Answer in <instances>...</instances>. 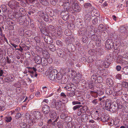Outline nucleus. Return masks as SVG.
<instances>
[{
	"label": "nucleus",
	"mask_w": 128,
	"mask_h": 128,
	"mask_svg": "<svg viewBox=\"0 0 128 128\" xmlns=\"http://www.w3.org/2000/svg\"><path fill=\"white\" fill-rule=\"evenodd\" d=\"M64 88L66 90L70 91L67 93V96H68L72 97L75 95L76 96L79 97V96L76 94L77 93H76L75 92L76 88V86L72 83L67 84L64 87Z\"/></svg>",
	"instance_id": "1"
},
{
	"label": "nucleus",
	"mask_w": 128,
	"mask_h": 128,
	"mask_svg": "<svg viewBox=\"0 0 128 128\" xmlns=\"http://www.w3.org/2000/svg\"><path fill=\"white\" fill-rule=\"evenodd\" d=\"M50 106L46 104L42 106V111L44 113V116H46L44 119H45V120H46L48 118L47 116H46V114L47 115L50 112Z\"/></svg>",
	"instance_id": "2"
},
{
	"label": "nucleus",
	"mask_w": 128,
	"mask_h": 128,
	"mask_svg": "<svg viewBox=\"0 0 128 128\" xmlns=\"http://www.w3.org/2000/svg\"><path fill=\"white\" fill-rule=\"evenodd\" d=\"M104 61L101 60H97L96 62V66L97 68L100 70H104Z\"/></svg>",
	"instance_id": "3"
},
{
	"label": "nucleus",
	"mask_w": 128,
	"mask_h": 128,
	"mask_svg": "<svg viewBox=\"0 0 128 128\" xmlns=\"http://www.w3.org/2000/svg\"><path fill=\"white\" fill-rule=\"evenodd\" d=\"M57 72V70H50L48 72L49 79L52 80H55Z\"/></svg>",
	"instance_id": "4"
},
{
	"label": "nucleus",
	"mask_w": 128,
	"mask_h": 128,
	"mask_svg": "<svg viewBox=\"0 0 128 128\" xmlns=\"http://www.w3.org/2000/svg\"><path fill=\"white\" fill-rule=\"evenodd\" d=\"M34 60L38 64H40L41 63L43 64H46V60L44 58H41L39 56H36Z\"/></svg>",
	"instance_id": "5"
},
{
	"label": "nucleus",
	"mask_w": 128,
	"mask_h": 128,
	"mask_svg": "<svg viewBox=\"0 0 128 128\" xmlns=\"http://www.w3.org/2000/svg\"><path fill=\"white\" fill-rule=\"evenodd\" d=\"M8 5L11 9H14L19 6V3L15 1L12 0L8 3Z\"/></svg>",
	"instance_id": "6"
},
{
	"label": "nucleus",
	"mask_w": 128,
	"mask_h": 128,
	"mask_svg": "<svg viewBox=\"0 0 128 128\" xmlns=\"http://www.w3.org/2000/svg\"><path fill=\"white\" fill-rule=\"evenodd\" d=\"M100 113V111L98 110H96L95 112H92L91 113V117L95 120H97L98 121H100V119L99 115V114Z\"/></svg>",
	"instance_id": "7"
},
{
	"label": "nucleus",
	"mask_w": 128,
	"mask_h": 128,
	"mask_svg": "<svg viewBox=\"0 0 128 128\" xmlns=\"http://www.w3.org/2000/svg\"><path fill=\"white\" fill-rule=\"evenodd\" d=\"M113 43L112 40H107L106 41L105 45L106 48L108 49L111 48L113 46Z\"/></svg>",
	"instance_id": "8"
},
{
	"label": "nucleus",
	"mask_w": 128,
	"mask_h": 128,
	"mask_svg": "<svg viewBox=\"0 0 128 128\" xmlns=\"http://www.w3.org/2000/svg\"><path fill=\"white\" fill-rule=\"evenodd\" d=\"M72 7L74 10L75 12H79L81 8L79 5L76 2H74L72 4Z\"/></svg>",
	"instance_id": "9"
},
{
	"label": "nucleus",
	"mask_w": 128,
	"mask_h": 128,
	"mask_svg": "<svg viewBox=\"0 0 128 128\" xmlns=\"http://www.w3.org/2000/svg\"><path fill=\"white\" fill-rule=\"evenodd\" d=\"M34 115V116L35 119L34 118V120H32V123L35 122L36 121V119L38 120L41 117V114L40 112L38 111H34L33 112Z\"/></svg>",
	"instance_id": "10"
},
{
	"label": "nucleus",
	"mask_w": 128,
	"mask_h": 128,
	"mask_svg": "<svg viewBox=\"0 0 128 128\" xmlns=\"http://www.w3.org/2000/svg\"><path fill=\"white\" fill-rule=\"evenodd\" d=\"M82 107L81 108H80L78 110L77 112V115L79 116H80L82 114L84 113L87 110V108L86 107L82 106Z\"/></svg>",
	"instance_id": "11"
},
{
	"label": "nucleus",
	"mask_w": 128,
	"mask_h": 128,
	"mask_svg": "<svg viewBox=\"0 0 128 128\" xmlns=\"http://www.w3.org/2000/svg\"><path fill=\"white\" fill-rule=\"evenodd\" d=\"M118 107L116 105V103L115 102H112L111 106L108 110L112 112H114L116 111Z\"/></svg>",
	"instance_id": "12"
},
{
	"label": "nucleus",
	"mask_w": 128,
	"mask_h": 128,
	"mask_svg": "<svg viewBox=\"0 0 128 128\" xmlns=\"http://www.w3.org/2000/svg\"><path fill=\"white\" fill-rule=\"evenodd\" d=\"M57 52L58 55L60 57L63 58L65 57L66 52L62 49L58 48L57 49Z\"/></svg>",
	"instance_id": "13"
},
{
	"label": "nucleus",
	"mask_w": 128,
	"mask_h": 128,
	"mask_svg": "<svg viewBox=\"0 0 128 128\" xmlns=\"http://www.w3.org/2000/svg\"><path fill=\"white\" fill-rule=\"evenodd\" d=\"M45 42L48 44H50L52 43V40L51 37L48 36V35H45L44 37Z\"/></svg>",
	"instance_id": "14"
},
{
	"label": "nucleus",
	"mask_w": 128,
	"mask_h": 128,
	"mask_svg": "<svg viewBox=\"0 0 128 128\" xmlns=\"http://www.w3.org/2000/svg\"><path fill=\"white\" fill-rule=\"evenodd\" d=\"M87 30L85 28H83L78 30V34L80 36H82L86 34Z\"/></svg>",
	"instance_id": "15"
},
{
	"label": "nucleus",
	"mask_w": 128,
	"mask_h": 128,
	"mask_svg": "<svg viewBox=\"0 0 128 128\" xmlns=\"http://www.w3.org/2000/svg\"><path fill=\"white\" fill-rule=\"evenodd\" d=\"M68 11H62V18L64 20H67L69 17V15L68 14Z\"/></svg>",
	"instance_id": "16"
},
{
	"label": "nucleus",
	"mask_w": 128,
	"mask_h": 128,
	"mask_svg": "<svg viewBox=\"0 0 128 128\" xmlns=\"http://www.w3.org/2000/svg\"><path fill=\"white\" fill-rule=\"evenodd\" d=\"M50 116L51 118L52 119H55L57 115V114L56 112V111L53 110H50Z\"/></svg>",
	"instance_id": "17"
},
{
	"label": "nucleus",
	"mask_w": 128,
	"mask_h": 128,
	"mask_svg": "<svg viewBox=\"0 0 128 128\" xmlns=\"http://www.w3.org/2000/svg\"><path fill=\"white\" fill-rule=\"evenodd\" d=\"M117 63H119L122 66H124L128 64V62L123 59V58H118L116 61Z\"/></svg>",
	"instance_id": "18"
},
{
	"label": "nucleus",
	"mask_w": 128,
	"mask_h": 128,
	"mask_svg": "<svg viewBox=\"0 0 128 128\" xmlns=\"http://www.w3.org/2000/svg\"><path fill=\"white\" fill-rule=\"evenodd\" d=\"M14 77L13 75L10 76L8 77H6L4 78V80L6 82H12L14 81Z\"/></svg>",
	"instance_id": "19"
},
{
	"label": "nucleus",
	"mask_w": 128,
	"mask_h": 128,
	"mask_svg": "<svg viewBox=\"0 0 128 128\" xmlns=\"http://www.w3.org/2000/svg\"><path fill=\"white\" fill-rule=\"evenodd\" d=\"M106 83L109 87L113 86L114 82L110 78H108L107 79Z\"/></svg>",
	"instance_id": "20"
},
{
	"label": "nucleus",
	"mask_w": 128,
	"mask_h": 128,
	"mask_svg": "<svg viewBox=\"0 0 128 128\" xmlns=\"http://www.w3.org/2000/svg\"><path fill=\"white\" fill-rule=\"evenodd\" d=\"M70 4L66 2L64 4V8L66 11H69L70 9L71 8Z\"/></svg>",
	"instance_id": "21"
},
{
	"label": "nucleus",
	"mask_w": 128,
	"mask_h": 128,
	"mask_svg": "<svg viewBox=\"0 0 128 128\" xmlns=\"http://www.w3.org/2000/svg\"><path fill=\"white\" fill-rule=\"evenodd\" d=\"M112 104H111L110 101H109L108 100H106V101L105 104L104 105L106 109L108 110L109 109H110V107L111 106V105H112Z\"/></svg>",
	"instance_id": "22"
},
{
	"label": "nucleus",
	"mask_w": 128,
	"mask_h": 128,
	"mask_svg": "<svg viewBox=\"0 0 128 128\" xmlns=\"http://www.w3.org/2000/svg\"><path fill=\"white\" fill-rule=\"evenodd\" d=\"M120 30L122 33L126 34L127 32L126 28L124 26L120 27Z\"/></svg>",
	"instance_id": "23"
},
{
	"label": "nucleus",
	"mask_w": 128,
	"mask_h": 128,
	"mask_svg": "<svg viewBox=\"0 0 128 128\" xmlns=\"http://www.w3.org/2000/svg\"><path fill=\"white\" fill-rule=\"evenodd\" d=\"M84 19L85 22H89L91 20L90 16L89 14H86L84 16Z\"/></svg>",
	"instance_id": "24"
},
{
	"label": "nucleus",
	"mask_w": 128,
	"mask_h": 128,
	"mask_svg": "<svg viewBox=\"0 0 128 128\" xmlns=\"http://www.w3.org/2000/svg\"><path fill=\"white\" fill-rule=\"evenodd\" d=\"M62 105V104L61 101H58L56 102L55 108L57 110H59L60 108Z\"/></svg>",
	"instance_id": "25"
},
{
	"label": "nucleus",
	"mask_w": 128,
	"mask_h": 128,
	"mask_svg": "<svg viewBox=\"0 0 128 128\" xmlns=\"http://www.w3.org/2000/svg\"><path fill=\"white\" fill-rule=\"evenodd\" d=\"M122 72H123L124 74H128V66H126L122 68Z\"/></svg>",
	"instance_id": "26"
},
{
	"label": "nucleus",
	"mask_w": 128,
	"mask_h": 128,
	"mask_svg": "<svg viewBox=\"0 0 128 128\" xmlns=\"http://www.w3.org/2000/svg\"><path fill=\"white\" fill-rule=\"evenodd\" d=\"M81 120L82 122H86L88 119V116L85 114H83L81 116Z\"/></svg>",
	"instance_id": "27"
},
{
	"label": "nucleus",
	"mask_w": 128,
	"mask_h": 128,
	"mask_svg": "<svg viewBox=\"0 0 128 128\" xmlns=\"http://www.w3.org/2000/svg\"><path fill=\"white\" fill-rule=\"evenodd\" d=\"M55 80L57 79L58 80H60L62 78L63 76L60 72L57 73L56 74Z\"/></svg>",
	"instance_id": "28"
},
{
	"label": "nucleus",
	"mask_w": 128,
	"mask_h": 128,
	"mask_svg": "<svg viewBox=\"0 0 128 128\" xmlns=\"http://www.w3.org/2000/svg\"><path fill=\"white\" fill-rule=\"evenodd\" d=\"M122 90H119L118 91L114 92L113 93L112 95L114 96H117L122 95Z\"/></svg>",
	"instance_id": "29"
},
{
	"label": "nucleus",
	"mask_w": 128,
	"mask_h": 128,
	"mask_svg": "<svg viewBox=\"0 0 128 128\" xmlns=\"http://www.w3.org/2000/svg\"><path fill=\"white\" fill-rule=\"evenodd\" d=\"M48 48L50 50L54 52L56 50V48L53 44H50L48 46Z\"/></svg>",
	"instance_id": "30"
},
{
	"label": "nucleus",
	"mask_w": 128,
	"mask_h": 128,
	"mask_svg": "<svg viewBox=\"0 0 128 128\" xmlns=\"http://www.w3.org/2000/svg\"><path fill=\"white\" fill-rule=\"evenodd\" d=\"M68 48L71 51L74 52L76 50V48L74 45L72 44H70L68 45Z\"/></svg>",
	"instance_id": "31"
},
{
	"label": "nucleus",
	"mask_w": 128,
	"mask_h": 128,
	"mask_svg": "<svg viewBox=\"0 0 128 128\" xmlns=\"http://www.w3.org/2000/svg\"><path fill=\"white\" fill-rule=\"evenodd\" d=\"M60 117L62 119H65V120H66L68 118H70V117L68 116L67 114H66L65 113L62 114L60 116Z\"/></svg>",
	"instance_id": "32"
},
{
	"label": "nucleus",
	"mask_w": 128,
	"mask_h": 128,
	"mask_svg": "<svg viewBox=\"0 0 128 128\" xmlns=\"http://www.w3.org/2000/svg\"><path fill=\"white\" fill-rule=\"evenodd\" d=\"M112 55L109 54L107 56L106 59V61L110 62L112 60Z\"/></svg>",
	"instance_id": "33"
},
{
	"label": "nucleus",
	"mask_w": 128,
	"mask_h": 128,
	"mask_svg": "<svg viewBox=\"0 0 128 128\" xmlns=\"http://www.w3.org/2000/svg\"><path fill=\"white\" fill-rule=\"evenodd\" d=\"M56 102V99H53L50 104L51 107L52 108H55V107Z\"/></svg>",
	"instance_id": "34"
},
{
	"label": "nucleus",
	"mask_w": 128,
	"mask_h": 128,
	"mask_svg": "<svg viewBox=\"0 0 128 128\" xmlns=\"http://www.w3.org/2000/svg\"><path fill=\"white\" fill-rule=\"evenodd\" d=\"M65 34L68 36H70L72 34V32L70 30H65Z\"/></svg>",
	"instance_id": "35"
},
{
	"label": "nucleus",
	"mask_w": 128,
	"mask_h": 128,
	"mask_svg": "<svg viewBox=\"0 0 128 128\" xmlns=\"http://www.w3.org/2000/svg\"><path fill=\"white\" fill-rule=\"evenodd\" d=\"M108 118L106 116H102L100 118V121L101 120L104 122L107 121L108 120Z\"/></svg>",
	"instance_id": "36"
},
{
	"label": "nucleus",
	"mask_w": 128,
	"mask_h": 128,
	"mask_svg": "<svg viewBox=\"0 0 128 128\" xmlns=\"http://www.w3.org/2000/svg\"><path fill=\"white\" fill-rule=\"evenodd\" d=\"M120 102V100H117V103H116V105L118 107V108H121L122 107V102Z\"/></svg>",
	"instance_id": "37"
},
{
	"label": "nucleus",
	"mask_w": 128,
	"mask_h": 128,
	"mask_svg": "<svg viewBox=\"0 0 128 128\" xmlns=\"http://www.w3.org/2000/svg\"><path fill=\"white\" fill-rule=\"evenodd\" d=\"M106 93L108 95L111 94L113 92L112 90L110 88H106Z\"/></svg>",
	"instance_id": "38"
},
{
	"label": "nucleus",
	"mask_w": 128,
	"mask_h": 128,
	"mask_svg": "<svg viewBox=\"0 0 128 128\" xmlns=\"http://www.w3.org/2000/svg\"><path fill=\"white\" fill-rule=\"evenodd\" d=\"M40 1L44 5L47 6L49 4L47 0H40Z\"/></svg>",
	"instance_id": "39"
},
{
	"label": "nucleus",
	"mask_w": 128,
	"mask_h": 128,
	"mask_svg": "<svg viewBox=\"0 0 128 128\" xmlns=\"http://www.w3.org/2000/svg\"><path fill=\"white\" fill-rule=\"evenodd\" d=\"M69 30H72L75 28V26L73 24H68L67 26Z\"/></svg>",
	"instance_id": "40"
},
{
	"label": "nucleus",
	"mask_w": 128,
	"mask_h": 128,
	"mask_svg": "<svg viewBox=\"0 0 128 128\" xmlns=\"http://www.w3.org/2000/svg\"><path fill=\"white\" fill-rule=\"evenodd\" d=\"M71 37V36H69L65 38V41L66 43H68L72 42V38H71L70 37Z\"/></svg>",
	"instance_id": "41"
},
{
	"label": "nucleus",
	"mask_w": 128,
	"mask_h": 128,
	"mask_svg": "<svg viewBox=\"0 0 128 128\" xmlns=\"http://www.w3.org/2000/svg\"><path fill=\"white\" fill-rule=\"evenodd\" d=\"M4 119L6 121L8 122L11 121L12 118L10 116H6L5 117Z\"/></svg>",
	"instance_id": "42"
},
{
	"label": "nucleus",
	"mask_w": 128,
	"mask_h": 128,
	"mask_svg": "<svg viewBox=\"0 0 128 128\" xmlns=\"http://www.w3.org/2000/svg\"><path fill=\"white\" fill-rule=\"evenodd\" d=\"M21 46L23 49L24 50H28L29 49V47L26 46L25 44H21Z\"/></svg>",
	"instance_id": "43"
},
{
	"label": "nucleus",
	"mask_w": 128,
	"mask_h": 128,
	"mask_svg": "<svg viewBox=\"0 0 128 128\" xmlns=\"http://www.w3.org/2000/svg\"><path fill=\"white\" fill-rule=\"evenodd\" d=\"M42 54L44 57H47V58L48 57V53L46 50H44L42 51Z\"/></svg>",
	"instance_id": "44"
},
{
	"label": "nucleus",
	"mask_w": 128,
	"mask_h": 128,
	"mask_svg": "<svg viewBox=\"0 0 128 128\" xmlns=\"http://www.w3.org/2000/svg\"><path fill=\"white\" fill-rule=\"evenodd\" d=\"M97 76L96 74L92 75L91 77V79L92 82H95Z\"/></svg>",
	"instance_id": "45"
},
{
	"label": "nucleus",
	"mask_w": 128,
	"mask_h": 128,
	"mask_svg": "<svg viewBox=\"0 0 128 128\" xmlns=\"http://www.w3.org/2000/svg\"><path fill=\"white\" fill-rule=\"evenodd\" d=\"M82 105H76L74 106L72 108L73 110H76L77 109H78V110L79 109L80 107H82Z\"/></svg>",
	"instance_id": "46"
},
{
	"label": "nucleus",
	"mask_w": 128,
	"mask_h": 128,
	"mask_svg": "<svg viewBox=\"0 0 128 128\" xmlns=\"http://www.w3.org/2000/svg\"><path fill=\"white\" fill-rule=\"evenodd\" d=\"M104 68H108V67L110 65V62H109L106 61L104 62Z\"/></svg>",
	"instance_id": "47"
},
{
	"label": "nucleus",
	"mask_w": 128,
	"mask_h": 128,
	"mask_svg": "<svg viewBox=\"0 0 128 128\" xmlns=\"http://www.w3.org/2000/svg\"><path fill=\"white\" fill-rule=\"evenodd\" d=\"M60 95L61 96L63 97L64 98H65V100L64 101L65 102H66L68 101V98H66V96L64 93L62 92L60 94Z\"/></svg>",
	"instance_id": "48"
},
{
	"label": "nucleus",
	"mask_w": 128,
	"mask_h": 128,
	"mask_svg": "<svg viewBox=\"0 0 128 128\" xmlns=\"http://www.w3.org/2000/svg\"><path fill=\"white\" fill-rule=\"evenodd\" d=\"M97 35L95 34H94L92 35L91 37V39L94 40H97Z\"/></svg>",
	"instance_id": "49"
},
{
	"label": "nucleus",
	"mask_w": 128,
	"mask_h": 128,
	"mask_svg": "<svg viewBox=\"0 0 128 128\" xmlns=\"http://www.w3.org/2000/svg\"><path fill=\"white\" fill-rule=\"evenodd\" d=\"M42 89H43V91L44 92H45V94H48V92H48V88H47V87L46 86L43 87H42Z\"/></svg>",
	"instance_id": "50"
},
{
	"label": "nucleus",
	"mask_w": 128,
	"mask_h": 128,
	"mask_svg": "<svg viewBox=\"0 0 128 128\" xmlns=\"http://www.w3.org/2000/svg\"><path fill=\"white\" fill-rule=\"evenodd\" d=\"M4 102L2 100H0V110H3L4 107V104H3Z\"/></svg>",
	"instance_id": "51"
},
{
	"label": "nucleus",
	"mask_w": 128,
	"mask_h": 128,
	"mask_svg": "<svg viewBox=\"0 0 128 128\" xmlns=\"http://www.w3.org/2000/svg\"><path fill=\"white\" fill-rule=\"evenodd\" d=\"M66 64L68 65L71 66H72L74 64L73 62L72 61H70V60H69L67 61L66 62Z\"/></svg>",
	"instance_id": "52"
},
{
	"label": "nucleus",
	"mask_w": 128,
	"mask_h": 128,
	"mask_svg": "<svg viewBox=\"0 0 128 128\" xmlns=\"http://www.w3.org/2000/svg\"><path fill=\"white\" fill-rule=\"evenodd\" d=\"M44 20L46 22H48V17L46 14L45 15L42 17Z\"/></svg>",
	"instance_id": "53"
},
{
	"label": "nucleus",
	"mask_w": 128,
	"mask_h": 128,
	"mask_svg": "<svg viewBox=\"0 0 128 128\" xmlns=\"http://www.w3.org/2000/svg\"><path fill=\"white\" fill-rule=\"evenodd\" d=\"M88 40V37L85 35L83 36L82 38V41L84 42H85Z\"/></svg>",
	"instance_id": "54"
},
{
	"label": "nucleus",
	"mask_w": 128,
	"mask_h": 128,
	"mask_svg": "<svg viewBox=\"0 0 128 128\" xmlns=\"http://www.w3.org/2000/svg\"><path fill=\"white\" fill-rule=\"evenodd\" d=\"M21 117V114L20 113H18L16 114V115L15 116V118L18 119L19 118H20Z\"/></svg>",
	"instance_id": "55"
},
{
	"label": "nucleus",
	"mask_w": 128,
	"mask_h": 128,
	"mask_svg": "<svg viewBox=\"0 0 128 128\" xmlns=\"http://www.w3.org/2000/svg\"><path fill=\"white\" fill-rule=\"evenodd\" d=\"M39 29L40 30V31L42 33H43V32L44 31V27H43L42 26V25L40 24V26L39 27Z\"/></svg>",
	"instance_id": "56"
},
{
	"label": "nucleus",
	"mask_w": 128,
	"mask_h": 128,
	"mask_svg": "<svg viewBox=\"0 0 128 128\" xmlns=\"http://www.w3.org/2000/svg\"><path fill=\"white\" fill-rule=\"evenodd\" d=\"M92 22L94 24H97L98 23V19L96 18H94L92 20Z\"/></svg>",
	"instance_id": "57"
},
{
	"label": "nucleus",
	"mask_w": 128,
	"mask_h": 128,
	"mask_svg": "<svg viewBox=\"0 0 128 128\" xmlns=\"http://www.w3.org/2000/svg\"><path fill=\"white\" fill-rule=\"evenodd\" d=\"M98 100L97 99H94L92 101V103L94 105H96V104L98 103Z\"/></svg>",
	"instance_id": "58"
},
{
	"label": "nucleus",
	"mask_w": 128,
	"mask_h": 128,
	"mask_svg": "<svg viewBox=\"0 0 128 128\" xmlns=\"http://www.w3.org/2000/svg\"><path fill=\"white\" fill-rule=\"evenodd\" d=\"M56 44L59 46H62V42L60 40H58L56 41Z\"/></svg>",
	"instance_id": "59"
},
{
	"label": "nucleus",
	"mask_w": 128,
	"mask_h": 128,
	"mask_svg": "<svg viewBox=\"0 0 128 128\" xmlns=\"http://www.w3.org/2000/svg\"><path fill=\"white\" fill-rule=\"evenodd\" d=\"M104 92L102 90H99L97 91V94L99 96H101L103 94Z\"/></svg>",
	"instance_id": "60"
},
{
	"label": "nucleus",
	"mask_w": 128,
	"mask_h": 128,
	"mask_svg": "<svg viewBox=\"0 0 128 128\" xmlns=\"http://www.w3.org/2000/svg\"><path fill=\"white\" fill-rule=\"evenodd\" d=\"M116 79L121 80L122 79L121 75L120 74H117L116 76Z\"/></svg>",
	"instance_id": "61"
},
{
	"label": "nucleus",
	"mask_w": 128,
	"mask_h": 128,
	"mask_svg": "<svg viewBox=\"0 0 128 128\" xmlns=\"http://www.w3.org/2000/svg\"><path fill=\"white\" fill-rule=\"evenodd\" d=\"M25 118L28 119H30V116L28 113H26L25 115Z\"/></svg>",
	"instance_id": "62"
},
{
	"label": "nucleus",
	"mask_w": 128,
	"mask_h": 128,
	"mask_svg": "<svg viewBox=\"0 0 128 128\" xmlns=\"http://www.w3.org/2000/svg\"><path fill=\"white\" fill-rule=\"evenodd\" d=\"M126 107H125V108L124 109V111L126 113H128V103H126Z\"/></svg>",
	"instance_id": "63"
},
{
	"label": "nucleus",
	"mask_w": 128,
	"mask_h": 128,
	"mask_svg": "<svg viewBox=\"0 0 128 128\" xmlns=\"http://www.w3.org/2000/svg\"><path fill=\"white\" fill-rule=\"evenodd\" d=\"M20 126L22 128H24L26 126V124L25 123H22L21 124Z\"/></svg>",
	"instance_id": "64"
}]
</instances>
